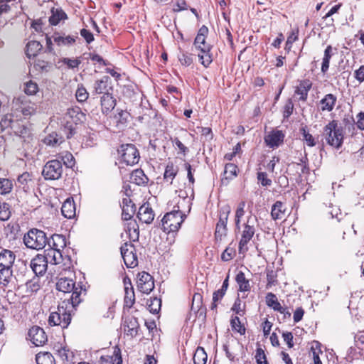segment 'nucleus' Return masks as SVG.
Masks as SVG:
<instances>
[{
  "label": "nucleus",
  "mask_w": 364,
  "mask_h": 364,
  "mask_svg": "<svg viewBox=\"0 0 364 364\" xmlns=\"http://www.w3.org/2000/svg\"><path fill=\"white\" fill-rule=\"evenodd\" d=\"M16 109L21 112L25 117H28L36 112V106L35 103L27 100L26 97H18L14 102Z\"/></svg>",
  "instance_id": "obj_14"
},
{
  "label": "nucleus",
  "mask_w": 364,
  "mask_h": 364,
  "mask_svg": "<svg viewBox=\"0 0 364 364\" xmlns=\"http://www.w3.org/2000/svg\"><path fill=\"white\" fill-rule=\"evenodd\" d=\"M76 99L80 102H85L89 96V93L86 88L82 85H78L75 93Z\"/></svg>",
  "instance_id": "obj_49"
},
{
  "label": "nucleus",
  "mask_w": 364,
  "mask_h": 364,
  "mask_svg": "<svg viewBox=\"0 0 364 364\" xmlns=\"http://www.w3.org/2000/svg\"><path fill=\"white\" fill-rule=\"evenodd\" d=\"M49 22L53 26H56L61 20L67 18L66 14L60 9H52Z\"/></svg>",
  "instance_id": "obj_35"
},
{
  "label": "nucleus",
  "mask_w": 364,
  "mask_h": 364,
  "mask_svg": "<svg viewBox=\"0 0 364 364\" xmlns=\"http://www.w3.org/2000/svg\"><path fill=\"white\" fill-rule=\"evenodd\" d=\"M135 205L129 198L122 199V218L125 220H130L135 213Z\"/></svg>",
  "instance_id": "obj_28"
},
{
  "label": "nucleus",
  "mask_w": 364,
  "mask_h": 364,
  "mask_svg": "<svg viewBox=\"0 0 364 364\" xmlns=\"http://www.w3.org/2000/svg\"><path fill=\"white\" fill-rule=\"evenodd\" d=\"M354 77L360 83L364 81V65L355 70Z\"/></svg>",
  "instance_id": "obj_64"
},
{
  "label": "nucleus",
  "mask_w": 364,
  "mask_h": 364,
  "mask_svg": "<svg viewBox=\"0 0 364 364\" xmlns=\"http://www.w3.org/2000/svg\"><path fill=\"white\" fill-rule=\"evenodd\" d=\"M176 193L177 195L172 200L168 202V207L175 205L177 208H182L183 210H187V213H189L192 204L191 201L194 197L193 186L184 184L183 188L176 190Z\"/></svg>",
  "instance_id": "obj_7"
},
{
  "label": "nucleus",
  "mask_w": 364,
  "mask_h": 364,
  "mask_svg": "<svg viewBox=\"0 0 364 364\" xmlns=\"http://www.w3.org/2000/svg\"><path fill=\"white\" fill-rule=\"evenodd\" d=\"M236 255L234 248L228 247L221 255V259L225 262L231 260Z\"/></svg>",
  "instance_id": "obj_57"
},
{
  "label": "nucleus",
  "mask_w": 364,
  "mask_h": 364,
  "mask_svg": "<svg viewBox=\"0 0 364 364\" xmlns=\"http://www.w3.org/2000/svg\"><path fill=\"white\" fill-rule=\"evenodd\" d=\"M45 259L48 261V264L51 265H58L63 261V255L61 251L48 248L44 251L43 255Z\"/></svg>",
  "instance_id": "obj_23"
},
{
  "label": "nucleus",
  "mask_w": 364,
  "mask_h": 364,
  "mask_svg": "<svg viewBox=\"0 0 364 364\" xmlns=\"http://www.w3.org/2000/svg\"><path fill=\"white\" fill-rule=\"evenodd\" d=\"M161 301L158 298H154L148 304V309L152 314H157L161 308Z\"/></svg>",
  "instance_id": "obj_55"
},
{
  "label": "nucleus",
  "mask_w": 364,
  "mask_h": 364,
  "mask_svg": "<svg viewBox=\"0 0 364 364\" xmlns=\"http://www.w3.org/2000/svg\"><path fill=\"white\" fill-rule=\"evenodd\" d=\"M37 364H54V358L51 353L45 352L38 353L36 356Z\"/></svg>",
  "instance_id": "obj_44"
},
{
  "label": "nucleus",
  "mask_w": 364,
  "mask_h": 364,
  "mask_svg": "<svg viewBox=\"0 0 364 364\" xmlns=\"http://www.w3.org/2000/svg\"><path fill=\"white\" fill-rule=\"evenodd\" d=\"M53 41L59 46H69L75 43V38L73 36H61L58 34L53 36Z\"/></svg>",
  "instance_id": "obj_42"
},
{
  "label": "nucleus",
  "mask_w": 364,
  "mask_h": 364,
  "mask_svg": "<svg viewBox=\"0 0 364 364\" xmlns=\"http://www.w3.org/2000/svg\"><path fill=\"white\" fill-rule=\"evenodd\" d=\"M47 244L49 248L61 251L66 246V239L62 235L55 234L50 239H48Z\"/></svg>",
  "instance_id": "obj_25"
},
{
  "label": "nucleus",
  "mask_w": 364,
  "mask_h": 364,
  "mask_svg": "<svg viewBox=\"0 0 364 364\" xmlns=\"http://www.w3.org/2000/svg\"><path fill=\"white\" fill-rule=\"evenodd\" d=\"M232 330L240 333L241 335L245 333V328L241 324L240 320L237 316H235L230 321Z\"/></svg>",
  "instance_id": "obj_51"
},
{
  "label": "nucleus",
  "mask_w": 364,
  "mask_h": 364,
  "mask_svg": "<svg viewBox=\"0 0 364 364\" xmlns=\"http://www.w3.org/2000/svg\"><path fill=\"white\" fill-rule=\"evenodd\" d=\"M155 214L149 203L143 204L139 209L137 218L146 224H150L154 219Z\"/></svg>",
  "instance_id": "obj_19"
},
{
  "label": "nucleus",
  "mask_w": 364,
  "mask_h": 364,
  "mask_svg": "<svg viewBox=\"0 0 364 364\" xmlns=\"http://www.w3.org/2000/svg\"><path fill=\"white\" fill-rule=\"evenodd\" d=\"M245 201L239 203L235 215V229L240 235L238 245L240 254H244L248 250L247 244L256 232L257 218L255 216L248 215L246 220L242 223V218L245 213Z\"/></svg>",
  "instance_id": "obj_1"
},
{
  "label": "nucleus",
  "mask_w": 364,
  "mask_h": 364,
  "mask_svg": "<svg viewBox=\"0 0 364 364\" xmlns=\"http://www.w3.org/2000/svg\"><path fill=\"white\" fill-rule=\"evenodd\" d=\"M120 250L124 262L128 268H134L138 265L135 247L132 243L125 242Z\"/></svg>",
  "instance_id": "obj_12"
},
{
  "label": "nucleus",
  "mask_w": 364,
  "mask_h": 364,
  "mask_svg": "<svg viewBox=\"0 0 364 364\" xmlns=\"http://www.w3.org/2000/svg\"><path fill=\"white\" fill-rule=\"evenodd\" d=\"M115 105L116 100L110 93L102 96L101 107L103 113L108 114L114 108Z\"/></svg>",
  "instance_id": "obj_29"
},
{
  "label": "nucleus",
  "mask_w": 364,
  "mask_h": 364,
  "mask_svg": "<svg viewBox=\"0 0 364 364\" xmlns=\"http://www.w3.org/2000/svg\"><path fill=\"white\" fill-rule=\"evenodd\" d=\"M21 0H0V17L10 12Z\"/></svg>",
  "instance_id": "obj_38"
},
{
  "label": "nucleus",
  "mask_w": 364,
  "mask_h": 364,
  "mask_svg": "<svg viewBox=\"0 0 364 364\" xmlns=\"http://www.w3.org/2000/svg\"><path fill=\"white\" fill-rule=\"evenodd\" d=\"M11 216L9 205L6 203H0V220H7Z\"/></svg>",
  "instance_id": "obj_52"
},
{
  "label": "nucleus",
  "mask_w": 364,
  "mask_h": 364,
  "mask_svg": "<svg viewBox=\"0 0 364 364\" xmlns=\"http://www.w3.org/2000/svg\"><path fill=\"white\" fill-rule=\"evenodd\" d=\"M153 279V277L151 274L147 272H142L139 274V278L137 280V287L138 289L141 287V286L147 283L148 281H151Z\"/></svg>",
  "instance_id": "obj_58"
},
{
  "label": "nucleus",
  "mask_w": 364,
  "mask_h": 364,
  "mask_svg": "<svg viewBox=\"0 0 364 364\" xmlns=\"http://www.w3.org/2000/svg\"><path fill=\"white\" fill-rule=\"evenodd\" d=\"M323 134L326 142L336 148L341 146L343 140L342 127L338 126L336 120H332L323 128Z\"/></svg>",
  "instance_id": "obj_8"
},
{
  "label": "nucleus",
  "mask_w": 364,
  "mask_h": 364,
  "mask_svg": "<svg viewBox=\"0 0 364 364\" xmlns=\"http://www.w3.org/2000/svg\"><path fill=\"white\" fill-rule=\"evenodd\" d=\"M332 46H328L324 50V55L323 58L322 65H321V72L325 73L327 72L329 68L330 60L332 56Z\"/></svg>",
  "instance_id": "obj_43"
},
{
  "label": "nucleus",
  "mask_w": 364,
  "mask_h": 364,
  "mask_svg": "<svg viewBox=\"0 0 364 364\" xmlns=\"http://www.w3.org/2000/svg\"><path fill=\"white\" fill-rule=\"evenodd\" d=\"M130 181L138 186H145L148 183L149 178L141 169H136L131 173Z\"/></svg>",
  "instance_id": "obj_30"
},
{
  "label": "nucleus",
  "mask_w": 364,
  "mask_h": 364,
  "mask_svg": "<svg viewBox=\"0 0 364 364\" xmlns=\"http://www.w3.org/2000/svg\"><path fill=\"white\" fill-rule=\"evenodd\" d=\"M136 224L135 222H129L127 224L126 229V232L129 235V239L134 241L137 240L139 238V231L136 228Z\"/></svg>",
  "instance_id": "obj_47"
},
{
  "label": "nucleus",
  "mask_w": 364,
  "mask_h": 364,
  "mask_svg": "<svg viewBox=\"0 0 364 364\" xmlns=\"http://www.w3.org/2000/svg\"><path fill=\"white\" fill-rule=\"evenodd\" d=\"M30 266L36 275L42 276L46 273L48 264L43 255L38 254L32 259Z\"/></svg>",
  "instance_id": "obj_15"
},
{
  "label": "nucleus",
  "mask_w": 364,
  "mask_h": 364,
  "mask_svg": "<svg viewBox=\"0 0 364 364\" xmlns=\"http://www.w3.org/2000/svg\"><path fill=\"white\" fill-rule=\"evenodd\" d=\"M48 242L46 233L38 229L29 230L23 237V242L28 248L41 250L45 247Z\"/></svg>",
  "instance_id": "obj_9"
},
{
  "label": "nucleus",
  "mask_w": 364,
  "mask_h": 364,
  "mask_svg": "<svg viewBox=\"0 0 364 364\" xmlns=\"http://www.w3.org/2000/svg\"><path fill=\"white\" fill-rule=\"evenodd\" d=\"M337 97L333 94H327L319 102V109L322 112H331L336 105Z\"/></svg>",
  "instance_id": "obj_24"
},
{
  "label": "nucleus",
  "mask_w": 364,
  "mask_h": 364,
  "mask_svg": "<svg viewBox=\"0 0 364 364\" xmlns=\"http://www.w3.org/2000/svg\"><path fill=\"white\" fill-rule=\"evenodd\" d=\"M312 87L311 80L306 79L299 81V85L296 86L294 94L299 96V100L303 102L306 101L309 91Z\"/></svg>",
  "instance_id": "obj_21"
},
{
  "label": "nucleus",
  "mask_w": 364,
  "mask_h": 364,
  "mask_svg": "<svg viewBox=\"0 0 364 364\" xmlns=\"http://www.w3.org/2000/svg\"><path fill=\"white\" fill-rule=\"evenodd\" d=\"M75 307L70 305L69 300L62 301L58 306V311L50 314L49 324L50 326H61L63 328H67L71 321V312Z\"/></svg>",
  "instance_id": "obj_4"
},
{
  "label": "nucleus",
  "mask_w": 364,
  "mask_h": 364,
  "mask_svg": "<svg viewBox=\"0 0 364 364\" xmlns=\"http://www.w3.org/2000/svg\"><path fill=\"white\" fill-rule=\"evenodd\" d=\"M16 256L11 250L4 249L0 252V267L11 268Z\"/></svg>",
  "instance_id": "obj_27"
},
{
  "label": "nucleus",
  "mask_w": 364,
  "mask_h": 364,
  "mask_svg": "<svg viewBox=\"0 0 364 364\" xmlns=\"http://www.w3.org/2000/svg\"><path fill=\"white\" fill-rule=\"evenodd\" d=\"M38 91V85L36 82L29 81L26 83L24 92L27 95H35Z\"/></svg>",
  "instance_id": "obj_59"
},
{
  "label": "nucleus",
  "mask_w": 364,
  "mask_h": 364,
  "mask_svg": "<svg viewBox=\"0 0 364 364\" xmlns=\"http://www.w3.org/2000/svg\"><path fill=\"white\" fill-rule=\"evenodd\" d=\"M31 340L36 346H42L47 341V336L43 329L38 326L32 327L28 332Z\"/></svg>",
  "instance_id": "obj_18"
},
{
  "label": "nucleus",
  "mask_w": 364,
  "mask_h": 364,
  "mask_svg": "<svg viewBox=\"0 0 364 364\" xmlns=\"http://www.w3.org/2000/svg\"><path fill=\"white\" fill-rule=\"evenodd\" d=\"M237 166L232 163L227 164L221 178V184L228 186L230 182L237 176Z\"/></svg>",
  "instance_id": "obj_22"
},
{
  "label": "nucleus",
  "mask_w": 364,
  "mask_h": 364,
  "mask_svg": "<svg viewBox=\"0 0 364 364\" xmlns=\"http://www.w3.org/2000/svg\"><path fill=\"white\" fill-rule=\"evenodd\" d=\"M284 138V134L282 131L274 130L265 136L264 141L269 147L276 148L283 143Z\"/></svg>",
  "instance_id": "obj_20"
},
{
  "label": "nucleus",
  "mask_w": 364,
  "mask_h": 364,
  "mask_svg": "<svg viewBox=\"0 0 364 364\" xmlns=\"http://www.w3.org/2000/svg\"><path fill=\"white\" fill-rule=\"evenodd\" d=\"M85 115L80 108L68 109L61 121L62 130L68 139L71 138L75 133L77 124L82 122Z\"/></svg>",
  "instance_id": "obj_5"
},
{
  "label": "nucleus",
  "mask_w": 364,
  "mask_h": 364,
  "mask_svg": "<svg viewBox=\"0 0 364 364\" xmlns=\"http://www.w3.org/2000/svg\"><path fill=\"white\" fill-rule=\"evenodd\" d=\"M176 173L177 171L174 168L173 165L168 164L165 169L164 179L169 183H172L173 180L175 178Z\"/></svg>",
  "instance_id": "obj_46"
},
{
  "label": "nucleus",
  "mask_w": 364,
  "mask_h": 364,
  "mask_svg": "<svg viewBox=\"0 0 364 364\" xmlns=\"http://www.w3.org/2000/svg\"><path fill=\"white\" fill-rule=\"evenodd\" d=\"M354 122L358 129L364 130V111L359 112L356 115V120Z\"/></svg>",
  "instance_id": "obj_63"
},
{
  "label": "nucleus",
  "mask_w": 364,
  "mask_h": 364,
  "mask_svg": "<svg viewBox=\"0 0 364 364\" xmlns=\"http://www.w3.org/2000/svg\"><path fill=\"white\" fill-rule=\"evenodd\" d=\"M266 304L267 305L273 309L274 311L283 313L284 309L278 301L277 297L273 293H268L266 296Z\"/></svg>",
  "instance_id": "obj_33"
},
{
  "label": "nucleus",
  "mask_w": 364,
  "mask_h": 364,
  "mask_svg": "<svg viewBox=\"0 0 364 364\" xmlns=\"http://www.w3.org/2000/svg\"><path fill=\"white\" fill-rule=\"evenodd\" d=\"M284 215V205L281 201H277L272 207L271 215L274 220L282 219Z\"/></svg>",
  "instance_id": "obj_39"
},
{
  "label": "nucleus",
  "mask_w": 364,
  "mask_h": 364,
  "mask_svg": "<svg viewBox=\"0 0 364 364\" xmlns=\"http://www.w3.org/2000/svg\"><path fill=\"white\" fill-rule=\"evenodd\" d=\"M62 215L66 218H72L75 215V206L73 200L68 198L62 205Z\"/></svg>",
  "instance_id": "obj_31"
},
{
  "label": "nucleus",
  "mask_w": 364,
  "mask_h": 364,
  "mask_svg": "<svg viewBox=\"0 0 364 364\" xmlns=\"http://www.w3.org/2000/svg\"><path fill=\"white\" fill-rule=\"evenodd\" d=\"M56 159H59L68 168H73L75 164L74 156L68 151H63L58 154Z\"/></svg>",
  "instance_id": "obj_36"
},
{
  "label": "nucleus",
  "mask_w": 364,
  "mask_h": 364,
  "mask_svg": "<svg viewBox=\"0 0 364 364\" xmlns=\"http://www.w3.org/2000/svg\"><path fill=\"white\" fill-rule=\"evenodd\" d=\"M42 45L36 41H29L26 45V53L28 58L35 57L42 49Z\"/></svg>",
  "instance_id": "obj_34"
},
{
  "label": "nucleus",
  "mask_w": 364,
  "mask_h": 364,
  "mask_svg": "<svg viewBox=\"0 0 364 364\" xmlns=\"http://www.w3.org/2000/svg\"><path fill=\"white\" fill-rule=\"evenodd\" d=\"M56 289L64 293H70L72 295L70 299H68L70 305L77 306L81 301V294L82 291L85 292V289L82 288V285L77 284L72 279L67 277H62L58 279L56 283Z\"/></svg>",
  "instance_id": "obj_6"
},
{
  "label": "nucleus",
  "mask_w": 364,
  "mask_h": 364,
  "mask_svg": "<svg viewBox=\"0 0 364 364\" xmlns=\"http://www.w3.org/2000/svg\"><path fill=\"white\" fill-rule=\"evenodd\" d=\"M123 330L127 336L134 337L138 334L139 324L137 318L133 316H127L124 317L123 323Z\"/></svg>",
  "instance_id": "obj_16"
},
{
  "label": "nucleus",
  "mask_w": 364,
  "mask_h": 364,
  "mask_svg": "<svg viewBox=\"0 0 364 364\" xmlns=\"http://www.w3.org/2000/svg\"><path fill=\"white\" fill-rule=\"evenodd\" d=\"M208 33V28L205 26H202L197 33L194 40V46L196 48L200 51L198 54L200 63L208 68L212 63L213 58L210 53L212 46L206 42V36Z\"/></svg>",
  "instance_id": "obj_2"
},
{
  "label": "nucleus",
  "mask_w": 364,
  "mask_h": 364,
  "mask_svg": "<svg viewBox=\"0 0 364 364\" xmlns=\"http://www.w3.org/2000/svg\"><path fill=\"white\" fill-rule=\"evenodd\" d=\"M255 358L257 364H268L265 353L261 348H257Z\"/></svg>",
  "instance_id": "obj_56"
},
{
  "label": "nucleus",
  "mask_w": 364,
  "mask_h": 364,
  "mask_svg": "<svg viewBox=\"0 0 364 364\" xmlns=\"http://www.w3.org/2000/svg\"><path fill=\"white\" fill-rule=\"evenodd\" d=\"M13 271L11 268L1 267L0 269V287H6L12 279Z\"/></svg>",
  "instance_id": "obj_32"
},
{
  "label": "nucleus",
  "mask_w": 364,
  "mask_h": 364,
  "mask_svg": "<svg viewBox=\"0 0 364 364\" xmlns=\"http://www.w3.org/2000/svg\"><path fill=\"white\" fill-rule=\"evenodd\" d=\"M294 104L291 99H289L284 107V117L288 118L293 112Z\"/></svg>",
  "instance_id": "obj_62"
},
{
  "label": "nucleus",
  "mask_w": 364,
  "mask_h": 364,
  "mask_svg": "<svg viewBox=\"0 0 364 364\" xmlns=\"http://www.w3.org/2000/svg\"><path fill=\"white\" fill-rule=\"evenodd\" d=\"M63 167L59 159L48 161L43 166L42 174L46 180H58L61 178Z\"/></svg>",
  "instance_id": "obj_11"
},
{
  "label": "nucleus",
  "mask_w": 364,
  "mask_h": 364,
  "mask_svg": "<svg viewBox=\"0 0 364 364\" xmlns=\"http://www.w3.org/2000/svg\"><path fill=\"white\" fill-rule=\"evenodd\" d=\"M44 143L49 146H56L63 141V137L56 132H52L46 136L43 140Z\"/></svg>",
  "instance_id": "obj_40"
},
{
  "label": "nucleus",
  "mask_w": 364,
  "mask_h": 364,
  "mask_svg": "<svg viewBox=\"0 0 364 364\" xmlns=\"http://www.w3.org/2000/svg\"><path fill=\"white\" fill-rule=\"evenodd\" d=\"M300 132L302 135V139L305 141L306 144L309 146H314L316 145L315 139L314 136L309 132L306 127H302L300 129Z\"/></svg>",
  "instance_id": "obj_45"
},
{
  "label": "nucleus",
  "mask_w": 364,
  "mask_h": 364,
  "mask_svg": "<svg viewBox=\"0 0 364 364\" xmlns=\"http://www.w3.org/2000/svg\"><path fill=\"white\" fill-rule=\"evenodd\" d=\"M135 301L134 291L132 287H131L129 290L125 291L124 296V306L127 308H131L134 304Z\"/></svg>",
  "instance_id": "obj_50"
},
{
  "label": "nucleus",
  "mask_w": 364,
  "mask_h": 364,
  "mask_svg": "<svg viewBox=\"0 0 364 364\" xmlns=\"http://www.w3.org/2000/svg\"><path fill=\"white\" fill-rule=\"evenodd\" d=\"M168 208L171 210L164 216L161 220L162 228L167 233L177 232L186 217L187 210L177 208L175 205H171Z\"/></svg>",
  "instance_id": "obj_3"
},
{
  "label": "nucleus",
  "mask_w": 364,
  "mask_h": 364,
  "mask_svg": "<svg viewBox=\"0 0 364 364\" xmlns=\"http://www.w3.org/2000/svg\"><path fill=\"white\" fill-rule=\"evenodd\" d=\"M12 182L7 178H0V193L6 194L11 191Z\"/></svg>",
  "instance_id": "obj_53"
},
{
  "label": "nucleus",
  "mask_w": 364,
  "mask_h": 364,
  "mask_svg": "<svg viewBox=\"0 0 364 364\" xmlns=\"http://www.w3.org/2000/svg\"><path fill=\"white\" fill-rule=\"evenodd\" d=\"M63 64L66 65L69 68L73 69L77 68L81 63V60L78 58H65L62 60Z\"/></svg>",
  "instance_id": "obj_60"
},
{
  "label": "nucleus",
  "mask_w": 364,
  "mask_h": 364,
  "mask_svg": "<svg viewBox=\"0 0 364 364\" xmlns=\"http://www.w3.org/2000/svg\"><path fill=\"white\" fill-rule=\"evenodd\" d=\"M0 126L4 129L10 127L14 130L15 134L19 135L21 137H25V135L28 132V129L24 127L21 129L18 127V120L17 119H14L13 114H5L0 122Z\"/></svg>",
  "instance_id": "obj_13"
},
{
  "label": "nucleus",
  "mask_w": 364,
  "mask_h": 364,
  "mask_svg": "<svg viewBox=\"0 0 364 364\" xmlns=\"http://www.w3.org/2000/svg\"><path fill=\"white\" fill-rule=\"evenodd\" d=\"M110 79L108 76H104L102 79L95 81L93 85L94 93L95 94H109L111 87L109 86Z\"/></svg>",
  "instance_id": "obj_26"
},
{
  "label": "nucleus",
  "mask_w": 364,
  "mask_h": 364,
  "mask_svg": "<svg viewBox=\"0 0 364 364\" xmlns=\"http://www.w3.org/2000/svg\"><path fill=\"white\" fill-rule=\"evenodd\" d=\"M178 60L182 65L189 66L193 63V55L188 53H181L178 55Z\"/></svg>",
  "instance_id": "obj_54"
},
{
  "label": "nucleus",
  "mask_w": 364,
  "mask_h": 364,
  "mask_svg": "<svg viewBox=\"0 0 364 364\" xmlns=\"http://www.w3.org/2000/svg\"><path fill=\"white\" fill-rule=\"evenodd\" d=\"M225 209L226 211L223 213V215L220 216L219 221L218 222L215 228V238L220 240H221L227 234V222L230 209L228 206Z\"/></svg>",
  "instance_id": "obj_17"
},
{
  "label": "nucleus",
  "mask_w": 364,
  "mask_h": 364,
  "mask_svg": "<svg viewBox=\"0 0 364 364\" xmlns=\"http://www.w3.org/2000/svg\"><path fill=\"white\" fill-rule=\"evenodd\" d=\"M228 278L229 277L228 276L227 278L224 280L221 288L213 293V299L215 301H218L225 295L228 287Z\"/></svg>",
  "instance_id": "obj_48"
},
{
  "label": "nucleus",
  "mask_w": 364,
  "mask_h": 364,
  "mask_svg": "<svg viewBox=\"0 0 364 364\" xmlns=\"http://www.w3.org/2000/svg\"><path fill=\"white\" fill-rule=\"evenodd\" d=\"M208 359L207 353L202 347H198L193 355L194 364H206Z\"/></svg>",
  "instance_id": "obj_41"
},
{
  "label": "nucleus",
  "mask_w": 364,
  "mask_h": 364,
  "mask_svg": "<svg viewBox=\"0 0 364 364\" xmlns=\"http://www.w3.org/2000/svg\"><path fill=\"white\" fill-rule=\"evenodd\" d=\"M118 154L122 161L128 166H133L139 161V151L134 144H122L118 149Z\"/></svg>",
  "instance_id": "obj_10"
},
{
  "label": "nucleus",
  "mask_w": 364,
  "mask_h": 364,
  "mask_svg": "<svg viewBox=\"0 0 364 364\" xmlns=\"http://www.w3.org/2000/svg\"><path fill=\"white\" fill-rule=\"evenodd\" d=\"M257 179L262 186H269L272 184V181L267 178V174L265 172H259Z\"/></svg>",
  "instance_id": "obj_61"
},
{
  "label": "nucleus",
  "mask_w": 364,
  "mask_h": 364,
  "mask_svg": "<svg viewBox=\"0 0 364 364\" xmlns=\"http://www.w3.org/2000/svg\"><path fill=\"white\" fill-rule=\"evenodd\" d=\"M235 280L239 286V290L240 291H249L250 290V282L245 278V275L242 272H239L237 273Z\"/></svg>",
  "instance_id": "obj_37"
}]
</instances>
